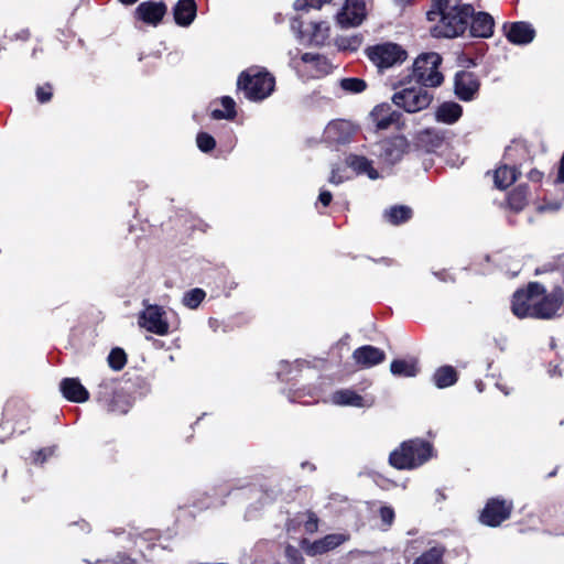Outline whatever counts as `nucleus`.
Here are the masks:
<instances>
[{"label": "nucleus", "instance_id": "nucleus-1", "mask_svg": "<svg viewBox=\"0 0 564 564\" xmlns=\"http://www.w3.org/2000/svg\"><path fill=\"white\" fill-rule=\"evenodd\" d=\"M434 1L437 12L431 11L427 17L429 20H435V15L440 17L438 23L434 28L435 35L455 37L463 34L474 13V8L469 4H462L459 0Z\"/></svg>", "mask_w": 564, "mask_h": 564}, {"label": "nucleus", "instance_id": "nucleus-2", "mask_svg": "<svg viewBox=\"0 0 564 564\" xmlns=\"http://www.w3.org/2000/svg\"><path fill=\"white\" fill-rule=\"evenodd\" d=\"M432 445L423 440L403 442L389 456V463L397 469H412L423 465L432 456Z\"/></svg>", "mask_w": 564, "mask_h": 564}, {"label": "nucleus", "instance_id": "nucleus-3", "mask_svg": "<svg viewBox=\"0 0 564 564\" xmlns=\"http://www.w3.org/2000/svg\"><path fill=\"white\" fill-rule=\"evenodd\" d=\"M237 85L245 93L246 98L260 101L272 94L275 80L267 70L251 67L240 74Z\"/></svg>", "mask_w": 564, "mask_h": 564}, {"label": "nucleus", "instance_id": "nucleus-4", "mask_svg": "<svg viewBox=\"0 0 564 564\" xmlns=\"http://www.w3.org/2000/svg\"><path fill=\"white\" fill-rule=\"evenodd\" d=\"M442 63L440 54L431 52L421 54L414 62L413 76L424 87H437L443 83V75L438 70Z\"/></svg>", "mask_w": 564, "mask_h": 564}, {"label": "nucleus", "instance_id": "nucleus-5", "mask_svg": "<svg viewBox=\"0 0 564 564\" xmlns=\"http://www.w3.org/2000/svg\"><path fill=\"white\" fill-rule=\"evenodd\" d=\"M142 306V311L138 314L139 327L158 336L169 335L171 330L166 311L160 305L150 303L149 300H143Z\"/></svg>", "mask_w": 564, "mask_h": 564}, {"label": "nucleus", "instance_id": "nucleus-6", "mask_svg": "<svg viewBox=\"0 0 564 564\" xmlns=\"http://www.w3.org/2000/svg\"><path fill=\"white\" fill-rule=\"evenodd\" d=\"M535 318L552 319L558 316L564 304V291L560 286L546 290L543 284L536 289Z\"/></svg>", "mask_w": 564, "mask_h": 564}, {"label": "nucleus", "instance_id": "nucleus-7", "mask_svg": "<svg viewBox=\"0 0 564 564\" xmlns=\"http://www.w3.org/2000/svg\"><path fill=\"white\" fill-rule=\"evenodd\" d=\"M367 57L380 69L390 68L406 59V52L400 45L391 42L369 46Z\"/></svg>", "mask_w": 564, "mask_h": 564}, {"label": "nucleus", "instance_id": "nucleus-8", "mask_svg": "<svg viewBox=\"0 0 564 564\" xmlns=\"http://www.w3.org/2000/svg\"><path fill=\"white\" fill-rule=\"evenodd\" d=\"M432 100L433 95L422 85L403 88L397 91L392 97V101L395 106L411 113L426 109Z\"/></svg>", "mask_w": 564, "mask_h": 564}, {"label": "nucleus", "instance_id": "nucleus-9", "mask_svg": "<svg viewBox=\"0 0 564 564\" xmlns=\"http://www.w3.org/2000/svg\"><path fill=\"white\" fill-rule=\"evenodd\" d=\"M541 284H527L517 290L511 299V312L518 318H535L536 289Z\"/></svg>", "mask_w": 564, "mask_h": 564}, {"label": "nucleus", "instance_id": "nucleus-10", "mask_svg": "<svg viewBox=\"0 0 564 564\" xmlns=\"http://www.w3.org/2000/svg\"><path fill=\"white\" fill-rule=\"evenodd\" d=\"M291 66L296 69L301 76L319 77L329 72L330 65L327 59L314 53H304L301 56V62L291 58Z\"/></svg>", "mask_w": 564, "mask_h": 564}, {"label": "nucleus", "instance_id": "nucleus-11", "mask_svg": "<svg viewBox=\"0 0 564 564\" xmlns=\"http://www.w3.org/2000/svg\"><path fill=\"white\" fill-rule=\"evenodd\" d=\"M408 149V140L402 135H397L377 143L373 154L378 155L384 163L393 165L403 158Z\"/></svg>", "mask_w": 564, "mask_h": 564}, {"label": "nucleus", "instance_id": "nucleus-12", "mask_svg": "<svg viewBox=\"0 0 564 564\" xmlns=\"http://www.w3.org/2000/svg\"><path fill=\"white\" fill-rule=\"evenodd\" d=\"M512 508L511 501L492 498L486 503L480 514V521L486 525L497 527L510 517Z\"/></svg>", "mask_w": 564, "mask_h": 564}, {"label": "nucleus", "instance_id": "nucleus-13", "mask_svg": "<svg viewBox=\"0 0 564 564\" xmlns=\"http://www.w3.org/2000/svg\"><path fill=\"white\" fill-rule=\"evenodd\" d=\"M366 15L365 0H346L336 14V21L341 28H356L364 22Z\"/></svg>", "mask_w": 564, "mask_h": 564}, {"label": "nucleus", "instance_id": "nucleus-14", "mask_svg": "<svg viewBox=\"0 0 564 564\" xmlns=\"http://www.w3.org/2000/svg\"><path fill=\"white\" fill-rule=\"evenodd\" d=\"M113 386V380H104L98 387L97 400L109 412L126 413L128 411V403L121 395L115 392Z\"/></svg>", "mask_w": 564, "mask_h": 564}, {"label": "nucleus", "instance_id": "nucleus-15", "mask_svg": "<svg viewBox=\"0 0 564 564\" xmlns=\"http://www.w3.org/2000/svg\"><path fill=\"white\" fill-rule=\"evenodd\" d=\"M355 133L356 128L350 121L334 120L326 126L323 138L329 144H346Z\"/></svg>", "mask_w": 564, "mask_h": 564}, {"label": "nucleus", "instance_id": "nucleus-16", "mask_svg": "<svg viewBox=\"0 0 564 564\" xmlns=\"http://www.w3.org/2000/svg\"><path fill=\"white\" fill-rule=\"evenodd\" d=\"M455 94L464 101L473 100L479 90L477 76L468 70H460L455 76Z\"/></svg>", "mask_w": 564, "mask_h": 564}, {"label": "nucleus", "instance_id": "nucleus-17", "mask_svg": "<svg viewBox=\"0 0 564 564\" xmlns=\"http://www.w3.org/2000/svg\"><path fill=\"white\" fill-rule=\"evenodd\" d=\"M370 118L377 130H387L399 124L401 113L392 109L389 104H380L372 109Z\"/></svg>", "mask_w": 564, "mask_h": 564}, {"label": "nucleus", "instance_id": "nucleus-18", "mask_svg": "<svg viewBox=\"0 0 564 564\" xmlns=\"http://www.w3.org/2000/svg\"><path fill=\"white\" fill-rule=\"evenodd\" d=\"M503 31L509 42L517 45H525L533 41L535 31L527 22H513L503 25Z\"/></svg>", "mask_w": 564, "mask_h": 564}, {"label": "nucleus", "instance_id": "nucleus-19", "mask_svg": "<svg viewBox=\"0 0 564 564\" xmlns=\"http://www.w3.org/2000/svg\"><path fill=\"white\" fill-rule=\"evenodd\" d=\"M352 358L361 368H371L381 364L386 359V354L380 348L365 345L352 352Z\"/></svg>", "mask_w": 564, "mask_h": 564}, {"label": "nucleus", "instance_id": "nucleus-20", "mask_svg": "<svg viewBox=\"0 0 564 564\" xmlns=\"http://www.w3.org/2000/svg\"><path fill=\"white\" fill-rule=\"evenodd\" d=\"M135 13L143 22L158 25L166 13V7L162 2H142Z\"/></svg>", "mask_w": 564, "mask_h": 564}, {"label": "nucleus", "instance_id": "nucleus-21", "mask_svg": "<svg viewBox=\"0 0 564 564\" xmlns=\"http://www.w3.org/2000/svg\"><path fill=\"white\" fill-rule=\"evenodd\" d=\"M59 389L68 401L83 403L89 399V392L77 378L63 379Z\"/></svg>", "mask_w": 564, "mask_h": 564}, {"label": "nucleus", "instance_id": "nucleus-22", "mask_svg": "<svg viewBox=\"0 0 564 564\" xmlns=\"http://www.w3.org/2000/svg\"><path fill=\"white\" fill-rule=\"evenodd\" d=\"M470 34L475 37H489L494 33L495 22L490 14L479 12L471 15Z\"/></svg>", "mask_w": 564, "mask_h": 564}, {"label": "nucleus", "instance_id": "nucleus-23", "mask_svg": "<svg viewBox=\"0 0 564 564\" xmlns=\"http://www.w3.org/2000/svg\"><path fill=\"white\" fill-rule=\"evenodd\" d=\"M196 17L194 0H178L174 7V19L178 25L188 26Z\"/></svg>", "mask_w": 564, "mask_h": 564}, {"label": "nucleus", "instance_id": "nucleus-24", "mask_svg": "<svg viewBox=\"0 0 564 564\" xmlns=\"http://www.w3.org/2000/svg\"><path fill=\"white\" fill-rule=\"evenodd\" d=\"M346 163L357 174H366L370 180H377L379 177L378 171L372 166V161L366 156L350 154L346 159Z\"/></svg>", "mask_w": 564, "mask_h": 564}, {"label": "nucleus", "instance_id": "nucleus-25", "mask_svg": "<svg viewBox=\"0 0 564 564\" xmlns=\"http://www.w3.org/2000/svg\"><path fill=\"white\" fill-rule=\"evenodd\" d=\"M463 115V108L454 101L443 102L436 110L435 117L438 122L446 124L455 123Z\"/></svg>", "mask_w": 564, "mask_h": 564}, {"label": "nucleus", "instance_id": "nucleus-26", "mask_svg": "<svg viewBox=\"0 0 564 564\" xmlns=\"http://www.w3.org/2000/svg\"><path fill=\"white\" fill-rule=\"evenodd\" d=\"M345 541L346 536L344 534H328L325 538L312 543L307 550V553L311 555L322 554L339 546Z\"/></svg>", "mask_w": 564, "mask_h": 564}, {"label": "nucleus", "instance_id": "nucleus-27", "mask_svg": "<svg viewBox=\"0 0 564 564\" xmlns=\"http://www.w3.org/2000/svg\"><path fill=\"white\" fill-rule=\"evenodd\" d=\"M458 373L452 366H442L435 370L432 381L438 389H445L454 386L457 382Z\"/></svg>", "mask_w": 564, "mask_h": 564}, {"label": "nucleus", "instance_id": "nucleus-28", "mask_svg": "<svg viewBox=\"0 0 564 564\" xmlns=\"http://www.w3.org/2000/svg\"><path fill=\"white\" fill-rule=\"evenodd\" d=\"M412 215V209L405 205H395L383 212V218L394 226L409 221Z\"/></svg>", "mask_w": 564, "mask_h": 564}, {"label": "nucleus", "instance_id": "nucleus-29", "mask_svg": "<svg viewBox=\"0 0 564 564\" xmlns=\"http://www.w3.org/2000/svg\"><path fill=\"white\" fill-rule=\"evenodd\" d=\"M332 401L337 405L365 406L362 397L348 389L334 392Z\"/></svg>", "mask_w": 564, "mask_h": 564}, {"label": "nucleus", "instance_id": "nucleus-30", "mask_svg": "<svg viewBox=\"0 0 564 564\" xmlns=\"http://www.w3.org/2000/svg\"><path fill=\"white\" fill-rule=\"evenodd\" d=\"M390 371L398 377H415L419 372L417 365L414 360L395 359L390 365Z\"/></svg>", "mask_w": 564, "mask_h": 564}, {"label": "nucleus", "instance_id": "nucleus-31", "mask_svg": "<svg viewBox=\"0 0 564 564\" xmlns=\"http://www.w3.org/2000/svg\"><path fill=\"white\" fill-rule=\"evenodd\" d=\"M328 36V26L325 22H310L305 43L322 44Z\"/></svg>", "mask_w": 564, "mask_h": 564}, {"label": "nucleus", "instance_id": "nucleus-32", "mask_svg": "<svg viewBox=\"0 0 564 564\" xmlns=\"http://www.w3.org/2000/svg\"><path fill=\"white\" fill-rule=\"evenodd\" d=\"M517 170L512 166L503 165L495 172V184L498 188H507L517 180Z\"/></svg>", "mask_w": 564, "mask_h": 564}, {"label": "nucleus", "instance_id": "nucleus-33", "mask_svg": "<svg viewBox=\"0 0 564 564\" xmlns=\"http://www.w3.org/2000/svg\"><path fill=\"white\" fill-rule=\"evenodd\" d=\"M220 105L223 109H213L212 110V118L213 119H227L231 120L236 117V102L232 98L228 96H224L220 99Z\"/></svg>", "mask_w": 564, "mask_h": 564}, {"label": "nucleus", "instance_id": "nucleus-34", "mask_svg": "<svg viewBox=\"0 0 564 564\" xmlns=\"http://www.w3.org/2000/svg\"><path fill=\"white\" fill-rule=\"evenodd\" d=\"M528 203V187L520 185L516 187L508 196V205L514 212L522 210Z\"/></svg>", "mask_w": 564, "mask_h": 564}, {"label": "nucleus", "instance_id": "nucleus-35", "mask_svg": "<svg viewBox=\"0 0 564 564\" xmlns=\"http://www.w3.org/2000/svg\"><path fill=\"white\" fill-rule=\"evenodd\" d=\"M444 553L445 549L443 546H433L422 553L413 564H442Z\"/></svg>", "mask_w": 564, "mask_h": 564}, {"label": "nucleus", "instance_id": "nucleus-36", "mask_svg": "<svg viewBox=\"0 0 564 564\" xmlns=\"http://www.w3.org/2000/svg\"><path fill=\"white\" fill-rule=\"evenodd\" d=\"M205 296H206L205 291L196 288V289H193V290L186 292L183 295L182 303L184 306H186L191 310H195L199 306V304L203 302Z\"/></svg>", "mask_w": 564, "mask_h": 564}, {"label": "nucleus", "instance_id": "nucleus-37", "mask_svg": "<svg viewBox=\"0 0 564 564\" xmlns=\"http://www.w3.org/2000/svg\"><path fill=\"white\" fill-rule=\"evenodd\" d=\"M108 364L113 370H121L127 364V355L123 349L113 348L108 355Z\"/></svg>", "mask_w": 564, "mask_h": 564}, {"label": "nucleus", "instance_id": "nucleus-38", "mask_svg": "<svg viewBox=\"0 0 564 564\" xmlns=\"http://www.w3.org/2000/svg\"><path fill=\"white\" fill-rule=\"evenodd\" d=\"M340 87L348 93L358 94L364 91L367 85L364 79L349 77L340 80Z\"/></svg>", "mask_w": 564, "mask_h": 564}, {"label": "nucleus", "instance_id": "nucleus-39", "mask_svg": "<svg viewBox=\"0 0 564 564\" xmlns=\"http://www.w3.org/2000/svg\"><path fill=\"white\" fill-rule=\"evenodd\" d=\"M339 48L344 51H357L362 44V36L359 34L351 36H341L337 40Z\"/></svg>", "mask_w": 564, "mask_h": 564}, {"label": "nucleus", "instance_id": "nucleus-40", "mask_svg": "<svg viewBox=\"0 0 564 564\" xmlns=\"http://www.w3.org/2000/svg\"><path fill=\"white\" fill-rule=\"evenodd\" d=\"M196 142H197L198 149L203 152H209L216 145L215 139L206 132L198 133L197 138H196Z\"/></svg>", "mask_w": 564, "mask_h": 564}, {"label": "nucleus", "instance_id": "nucleus-41", "mask_svg": "<svg viewBox=\"0 0 564 564\" xmlns=\"http://www.w3.org/2000/svg\"><path fill=\"white\" fill-rule=\"evenodd\" d=\"M332 0H296L294 2L295 10L306 9H319L323 4L330 2Z\"/></svg>", "mask_w": 564, "mask_h": 564}, {"label": "nucleus", "instance_id": "nucleus-42", "mask_svg": "<svg viewBox=\"0 0 564 564\" xmlns=\"http://www.w3.org/2000/svg\"><path fill=\"white\" fill-rule=\"evenodd\" d=\"M134 561L124 553H118L116 556L97 560L95 564H133Z\"/></svg>", "mask_w": 564, "mask_h": 564}, {"label": "nucleus", "instance_id": "nucleus-43", "mask_svg": "<svg viewBox=\"0 0 564 564\" xmlns=\"http://www.w3.org/2000/svg\"><path fill=\"white\" fill-rule=\"evenodd\" d=\"M303 28H304V23L302 20H300L299 18L292 19L291 30L294 32V34L301 42L305 43L306 35H307V28L305 30Z\"/></svg>", "mask_w": 564, "mask_h": 564}, {"label": "nucleus", "instance_id": "nucleus-44", "mask_svg": "<svg viewBox=\"0 0 564 564\" xmlns=\"http://www.w3.org/2000/svg\"><path fill=\"white\" fill-rule=\"evenodd\" d=\"M52 86L50 84H45L43 86H39L36 88V99L39 102L44 104L51 100L53 91Z\"/></svg>", "mask_w": 564, "mask_h": 564}, {"label": "nucleus", "instance_id": "nucleus-45", "mask_svg": "<svg viewBox=\"0 0 564 564\" xmlns=\"http://www.w3.org/2000/svg\"><path fill=\"white\" fill-rule=\"evenodd\" d=\"M380 517L386 524L390 525L394 519V511L390 507H382L380 509Z\"/></svg>", "mask_w": 564, "mask_h": 564}, {"label": "nucleus", "instance_id": "nucleus-46", "mask_svg": "<svg viewBox=\"0 0 564 564\" xmlns=\"http://www.w3.org/2000/svg\"><path fill=\"white\" fill-rule=\"evenodd\" d=\"M53 455V448H43L34 453L35 463H44L48 456Z\"/></svg>", "mask_w": 564, "mask_h": 564}, {"label": "nucleus", "instance_id": "nucleus-47", "mask_svg": "<svg viewBox=\"0 0 564 564\" xmlns=\"http://www.w3.org/2000/svg\"><path fill=\"white\" fill-rule=\"evenodd\" d=\"M304 527L307 532H315L317 530V518L313 513H311Z\"/></svg>", "mask_w": 564, "mask_h": 564}, {"label": "nucleus", "instance_id": "nucleus-48", "mask_svg": "<svg viewBox=\"0 0 564 564\" xmlns=\"http://www.w3.org/2000/svg\"><path fill=\"white\" fill-rule=\"evenodd\" d=\"M332 198H333V195L330 192L328 191H325V189H322L321 193H319V196H318V202L323 205V206H328L332 202Z\"/></svg>", "mask_w": 564, "mask_h": 564}, {"label": "nucleus", "instance_id": "nucleus-49", "mask_svg": "<svg viewBox=\"0 0 564 564\" xmlns=\"http://www.w3.org/2000/svg\"><path fill=\"white\" fill-rule=\"evenodd\" d=\"M543 177V174L538 170H531L529 173V178L532 182H540Z\"/></svg>", "mask_w": 564, "mask_h": 564}, {"label": "nucleus", "instance_id": "nucleus-50", "mask_svg": "<svg viewBox=\"0 0 564 564\" xmlns=\"http://www.w3.org/2000/svg\"><path fill=\"white\" fill-rule=\"evenodd\" d=\"M329 182L332 184L338 185V184H340L343 182V178L340 176H338L335 171H333L332 175L329 177Z\"/></svg>", "mask_w": 564, "mask_h": 564}, {"label": "nucleus", "instance_id": "nucleus-51", "mask_svg": "<svg viewBox=\"0 0 564 564\" xmlns=\"http://www.w3.org/2000/svg\"><path fill=\"white\" fill-rule=\"evenodd\" d=\"M120 2L124 3V4H133L135 3L138 0H119Z\"/></svg>", "mask_w": 564, "mask_h": 564}]
</instances>
